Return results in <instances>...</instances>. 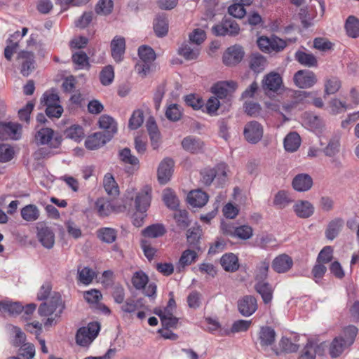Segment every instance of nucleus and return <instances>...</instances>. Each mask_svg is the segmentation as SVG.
<instances>
[{
  "instance_id": "1",
  "label": "nucleus",
  "mask_w": 359,
  "mask_h": 359,
  "mask_svg": "<svg viewBox=\"0 0 359 359\" xmlns=\"http://www.w3.org/2000/svg\"><path fill=\"white\" fill-rule=\"evenodd\" d=\"M358 334V328L355 325L345 327L340 334L331 342L329 354L332 358L340 356L342 353L349 348L355 341Z\"/></svg>"
},
{
  "instance_id": "2",
  "label": "nucleus",
  "mask_w": 359,
  "mask_h": 359,
  "mask_svg": "<svg viewBox=\"0 0 359 359\" xmlns=\"http://www.w3.org/2000/svg\"><path fill=\"white\" fill-rule=\"evenodd\" d=\"M228 165L220 163L214 168H206L201 171V182L210 186L215 180L219 186L224 184L227 180Z\"/></svg>"
},
{
  "instance_id": "3",
  "label": "nucleus",
  "mask_w": 359,
  "mask_h": 359,
  "mask_svg": "<svg viewBox=\"0 0 359 359\" xmlns=\"http://www.w3.org/2000/svg\"><path fill=\"white\" fill-rule=\"evenodd\" d=\"M138 55L140 60L135 65V69L138 74L144 77L151 72L156 53L150 46L142 45L138 48Z\"/></svg>"
},
{
  "instance_id": "4",
  "label": "nucleus",
  "mask_w": 359,
  "mask_h": 359,
  "mask_svg": "<svg viewBox=\"0 0 359 359\" xmlns=\"http://www.w3.org/2000/svg\"><path fill=\"white\" fill-rule=\"evenodd\" d=\"M152 189L150 186L146 185L142 187L136 194L135 198V208L138 213L141 215L140 221L134 218V224L140 225V222L145 217L144 213L147 211L151 205Z\"/></svg>"
},
{
  "instance_id": "5",
  "label": "nucleus",
  "mask_w": 359,
  "mask_h": 359,
  "mask_svg": "<svg viewBox=\"0 0 359 359\" xmlns=\"http://www.w3.org/2000/svg\"><path fill=\"white\" fill-rule=\"evenodd\" d=\"M65 309L61 295L58 292H54L48 302L40 304L38 313L41 316H50L55 313V317L60 318Z\"/></svg>"
},
{
  "instance_id": "6",
  "label": "nucleus",
  "mask_w": 359,
  "mask_h": 359,
  "mask_svg": "<svg viewBox=\"0 0 359 359\" xmlns=\"http://www.w3.org/2000/svg\"><path fill=\"white\" fill-rule=\"evenodd\" d=\"M100 325L97 322L88 323V326L80 327L76 334V342L81 346H88L97 336Z\"/></svg>"
},
{
  "instance_id": "7",
  "label": "nucleus",
  "mask_w": 359,
  "mask_h": 359,
  "mask_svg": "<svg viewBox=\"0 0 359 359\" xmlns=\"http://www.w3.org/2000/svg\"><path fill=\"white\" fill-rule=\"evenodd\" d=\"M212 32L217 36H236L240 32V27L231 18L224 16L220 23L212 27Z\"/></svg>"
},
{
  "instance_id": "8",
  "label": "nucleus",
  "mask_w": 359,
  "mask_h": 359,
  "mask_svg": "<svg viewBox=\"0 0 359 359\" xmlns=\"http://www.w3.org/2000/svg\"><path fill=\"white\" fill-rule=\"evenodd\" d=\"M35 140L38 144H49L52 148H58L62 141V136L56 134L49 128H41L35 135Z\"/></svg>"
},
{
  "instance_id": "9",
  "label": "nucleus",
  "mask_w": 359,
  "mask_h": 359,
  "mask_svg": "<svg viewBox=\"0 0 359 359\" xmlns=\"http://www.w3.org/2000/svg\"><path fill=\"white\" fill-rule=\"evenodd\" d=\"M293 81L297 87L306 89L312 88L318 82V78L312 71L301 69L294 74Z\"/></svg>"
},
{
  "instance_id": "10",
  "label": "nucleus",
  "mask_w": 359,
  "mask_h": 359,
  "mask_svg": "<svg viewBox=\"0 0 359 359\" xmlns=\"http://www.w3.org/2000/svg\"><path fill=\"white\" fill-rule=\"evenodd\" d=\"M243 134L248 142L256 144L263 136V128L259 122L252 121L245 126Z\"/></svg>"
},
{
  "instance_id": "11",
  "label": "nucleus",
  "mask_w": 359,
  "mask_h": 359,
  "mask_svg": "<svg viewBox=\"0 0 359 359\" xmlns=\"http://www.w3.org/2000/svg\"><path fill=\"white\" fill-rule=\"evenodd\" d=\"M36 230L37 238L41 245L47 249H51L55 243V234L53 229L46 224L39 223Z\"/></svg>"
},
{
  "instance_id": "12",
  "label": "nucleus",
  "mask_w": 359,
  "mask_h": 359,
  "mask_svg": "<svg viewBox=\"0 0 359 359\" xmlns=\"http://www.w3.org/2000/svg\"><path fill=\"white\" fill-rule=\"evenodd\" d=\"M17 60L21 65L20 73L28 76L35 69L34 55L32 52L22 50L18 53Z\"/></svg>"
},
{
  "instance_id": "13",
  "label": "nucleus",
  "mask_w": 359,
  "mask_h": 359,
  "mask_svg": "<svg viewBox=\"0 0 359 359\" xmlns=\"http://www.w3.org/2000/svg\"><path fill=\"white\" fill-rule=\"evenodd\" d=\"M21 126L12 122H0V140H18L20 137Z\"/></svg>"
},
{
  "instance_id": "14",
  "label": "nucleus",
  "mask_w": 359,
  "mask_h": 359,
  "mask_svg": "<svg viewBox=\"0 0 359 359\" xmlns=\"http://www.w3.org/2000/svg\"><path fill=\"white\" fill-rule=\"evenodd\" d=\"M245 55L242 46L235 45L227 48L223 55V62L227 66H234L241 62Z\"/></svg>"
},
{
  "instance_id": "15",
  "label": "nucleus",
  "mask_w": 359,
  "mask_h": 359,
  "mask_svg": "<svg viewBox=\"0 0 359 359\" xmlns=\"http://www.w3.org/2000/svg\"><path fill=\"white\" fill-rule=\"evenodd\" d=\"M239 313L245 317L252 316L257 309L256 298L252 295H245L238 301Z\"/></svg>"
},
{
  "instance_id": "16",
  "label": "nucleus",
  "mask_w": 359,
  "mask_h": 359,
  "mask_svg": "<svg viewBox=\"0 0 359 359\" xmlns=\"http://www.w3.org/2000/svg\"><path fill=\"white\" fill-rule=\"evenodd\" d=\"M174 161L165 158L159 164L157 171L158 180L161 184H165L170 180L174 168Z\"/></svg>"
},
{
  "instance_id": "17",
  "label": "nucleus",
  "mask_w": 359,
  "mask_h": 359,
  "mask_svg": "<svg viewBox=\"0 0 359 359\" xmlns=\"http://www.w3.org/2000/svg\"><path fill=\"white\" fill-rule=\"evenodd\" d=\"M237 86V83L233 81H219L211 88V91L217 96L216 98L222 99L234 92Z\"/></svg>"
},
{
  "instance_id": "18",
  "label": "nucleus",
  "mask_w": 359,
  "mask_h": 359,
  "mask_svg": "<svg viewBox=\"0 0 359 359\" xmlns=\"http://www.w3.org/2000/svg\"><path fill=\"white\" fill-rule=\"evenodd\" d=\"M126 46V40L123 36H116L111 40V55L116 62H121L123 60Z\"/></svg>"
},
{
  "instance_id": "19",
  "label": "nucleus",
  "mask_w": 359,
  "mask_h": 359,
  "mask_svg": "<svg viewBox=\"0 0 359 359\" xmlns=\"http://www.w3.org/2000/svg\"><path fill=\"white\" fill-rule=\"evenodd\" d=\"M282 83V78L279 74L271 72L264 76L262 81V88L266 93L268 92L276 93L280 89Z\"/></svg>"
},
{
  "instance_id": "20",
  "label": "nucleus",
  "mask_w": 359,
  "mask_h": 359,
  "mask_svg": "<svg viewBox=\"0 0 359 359\" xmlns=\"http://www.w3.org/2000/svg\"><path fill=\"white\" fill-rule=\"evenodd\" d=\"M276 333L273 328L269 326H262L258 332L257 340L259 346L266 348L274 344Z\"/></svg>"
},
{
  "instance_id": "21",
  "label": "nucleus",
  "mask_w": 359,
  "mask_h": 359,
  "mask_svg": "<svg viewBox=\"0 0 359 359\" xmlns=\"http://www.w3.org/2000/svg\"><path fill=\"white\" fill-rule=\"evenodd\" d=\"M292 265V259L286 254L278 255L272 262V269L278 273L288 271Z\"/></svg>"
},
{
  "instance_id": "22",
  "label": "nucleus",
  "mask_w": 359,
  "mask_h": 359,
  "mask_svg": "<svg viewBox=\"0 0 359 359\" xmlns=\"http://www.w3.org/2000/svg\"><path fill=\"white\" fill-rule=\"evenodd\" d=\"M294 190L300 192L309 191L313 186V179L308 174L297 175L292 182Z\"/></svg>"
},
{
  "instance_id": "23",
  "label": "nucleus",
  "mask_w": 359,
  "mask_h": 359,
  "mask_svg": "<svg viewBox=\"0 0 359 359\" xmlns=\"http://www.w3.org/2000/svg\"><path fill=\"white\" fill-rule=\"evenodd\" d=\"M98 123L100 128L104 130L103 133L108 137V140H111L117 132L116 123L114 119L109 115H102L99 118Z\"/></svg>"
},
{
  "instance_id": "24",
  "label": "nucleus",
  "mask_w": 359,
  "mask_h": 359,
  "mask_svg": "<svg viewBox=\"0 0 359 359\" xmlns=\"http://www.w3.org/2000/svg\"><path fill=\"white\" fill-rule=\"evenodd\" d=\"M109 140L104 133L97 132L86 138L85 146L89 150H95L104 146Z\"/></svg>"
},
{
  "instance_id": "25",
  "label": "nucleus",
  "mask_w": 359,
  "mask_h": 359,
  "mask_svg": "<svg viewBox=\"0 0 359 359\" xmlns=\"http://www.w3.org/2000/svg\"><path fill=\"white\" fill-rule=\"evenodd\" d=\"M208 195L201 189L191 191L187 196L188 203L193 207L202 208L208 201Z\"/></svg>"
},
{
  "instance_id": "26",
  "label": "nucleus",
  "mask_w": 359,
  "mask_h": 359,
  "mask_svg": "<svg viewBox=\"0 0 359 359\" xmlns=\"http://www.w3.org/2000/svg\"><path fill=\"white\" fill-rule=\"evenodd\" d=\"M199 53L200 47L190 41L183 43L179 49V54L188 60L196 59Z\"/></svg>"
},
{
  "instance_id": "27",
  "label": "nucleus",
  "mask_w": 359,
  "mask_h": 359,
  "mask_svg": "<svg viewBox=\"0 0 359 359\" xmlns=\"http://www.w3.org/2000/svg\"><path fill=\"white\" fill-rule=\"evenodd\" d=\"M293 208L297 217L303 219L309 218L314 213V207L308 201H297Z\"/></svg>"
},
{
  "instance_id": "28",
  "label": "nucleus",
  "mask_w": 359,
  "mask_h": 359,
  "mask_svg": "<svg viewBox=\"0 0 359 359\" xmlns=\"http://www.w3.org/2000/svg\"><path fill=\"white\" fill-rule=\"evenodd\" d=\"M154 31L158 37H163L168 32V20L165 14H158L154 20Z\"/></svg>"
},
{
  "instance_id": "29",
  "label": "nucleus",
  "mask_w": 359,
  "mask_h": 359,
  "mask_svg": "<svg viewBox=\"0 0 359 359\" xmlns=\"http://www.w3.org/2000/svg\"><path fill=\"white\" fill-rule=\"evenodd\" d=\"M202 236V229L200 226L189 229L187 233V240L189 248L201 250V237Z\"/></svg>"
},
{
  "instance_id": "30",
  "label": "nucleus",
  "mask_w": 359,
  "mask_h": 359,
  "mask_svg": "<svg viewBox=\"0 0 359 359\" xmlns=\"http://www.w3.org/2000/svg\"><path fill=\"white\" fill-rule=\"evenodd\" d=\"M341 137L339 135H333L328 141L327 144L323 149V152L327 157H334L340 151Z\"/></svg>"
},
{
  "instance_id": "31",
  "label": "nucleus",
  "mask_w": 359,
  "mask_h": 359,
  "mask_svg": "<svg viewBox=\"0 0 359 359\" xmlns=\"http://www.w3.org/2000/svg\"><path fill=\"white\" fill-rule=\"evenodd\" d=\"M249 65L251 70L258 74L264 71L266 65L265 57L258 53H252L249 57Z\"/></svg>"
},
{
  "instance_id": "32",
  "label": "nucleus",
  "mask_w": 359,
  "mask_h": 359,
  "mask_svg": "<svg viewBox=\"0 0 359 359\" xmlns=\"http://www.w3.org/2000/svg\"><path fill=\"white\" fill-rule=\"evenodd\" d=\"M283 144L287 151L294 152L301 145V137L297 133L290 132L284 138Z\"/></svg>"
},
{
  "instance_id": "33",
  "label": "nucleus",
  "mask_w": 359,
  "mask_h": 359,
  "mask_svg": "<svg viewBox=\"0 0 359 359\" xmlns=\"http://www.w3.org/2000/svg\"><path fill=\"white\" fill-rule=\"evenodd\" d=\"M255 289L261 295L264 304H269L271 302L273 289L269 283L264 281L257 282Z\"/></svg>"
},
{
  "instance_id": "34",
  "label": "nucleus",
  "mask_w": 359,
  "mask_h": 359,
  "mask_svg": "<svg viewBox=\"0 0 359 359\" xmlns=\"http://www.w3.org/2000/svg\"><path fill=\"white\" fill-rule=\"evenodd\" d=\"M295 60L302 65L307 67H316L318 60L312 53L298 50L294 55Z\"/></svg>"
},
{
  "instance_id": "35",
  "label": "nucleus",
  "mask_w": 359,
  "mask_h": 359,
  "mask_svg": "<svg viewBox=\"0 0 359 359\" xmlns=\"http://www.w3.org/2000/svg\"><path fill=\"white\" fill-rule=\"evenodd\" d=\"M220 264L226 271L234 272L239 268L238 259L233 253L224 255L220 259Z\"/></svg>"
},
{
  "instance_id": "36",
  "label": "nucleus",
  "mask_w": 359,
  "mask_h": 359,
  "mask_svg": "<svg viewBox=\"0 0 359 359\" xmlns=\"http://www.w3.org/2000/svg\"><path fill=\"white\" fill-rule=\"evenodd\" d=\"M182 146L184 150L195 154L202 149L203 142L199 139L189 136L183 139Z\"/></svg>"
},
{
  "instance_id": "37",
  "label": "nucleus",
  "mask_w": 359,
  "mask_h": 359,
  "mask_svg": "<svg viewBox=\"0 0 359 359\" xmlns=\"http://www.w3.org/2000/svg\"><path fill=\"white\" fill-rule=\"evenodd\" d=\"M0 311L10 316H16L24 311V306L19 302H0Z\"/></svg>"
},
{
  "instance_id": "38",
  "label": "nucleus",
  "mask_w": 359,
  "mask_h": 359,
  "mask_svg": "<svg viewBox=\"0 0 359 359\" xmlns=\"http://www.w3.org/2000/svg\"><path fill=\"white\" fill-rule=\"evenodd\" d=\"M197 251V250L189 248L182 252L177 266L179 271H181V269H184L185 266L191 264L196 261L198 257Z\"/></svg>"
},
{
  "instance_id": "39",
  "label": "nucleus",
  "mask_w": 359,
  "mask_h": 359,
  "mask_svg": "<svg viewBox=\"0 0 359 359\" xmlns=\"http://www.w3.org/2000/svg\"><path fill=\"white\" fill-rule=\"evenodd\" d=\"M344 224L342 219L337 218L332 220L327 225L325 236L329 240H334L339 233Z\"/></svg>"
},
{
  "instance_id": "40",
  "label": "nucleus",
  "mask_w": 359,
  "mask_h": 359,
  "mask_svg": "<svg viewBox=\"0 0 359 359\" xmlns=\"http://www.w3.org/2000/svg\"><path fill=\"white\" fill-rule=\"evenodd\" d=\"M97 238L104 243H112L117 237V231L113 228L103 227L97 231Z\"/></svg>"
},
{
  "instance_id": "41",
  "label": "nucleus",
  "mask_w": 359,
  "mask_h": 359,
  "mask_svg": "<svg viewBox=\"0 0 359 359\" xmlns=\"http://www.w3.org/2000/svg\"><path fill=\"white\" fill-rule=\"evenodd\" d=\"M157 314L161 321L163 327L165 330L169 328H175L178 323V318L173 316L172 313H163V311L160 310L155 312Z\"/></svg>"
},
{
  "instance_id": "42",
  "label": "nucleus",
  "mask_w": 359,
  "mask_h": 359,
  "mask_svg": "<svg viewBox=\"0 0 359 359\" xmlns=\"http://www.w3.org/2000/svg\"><path fill=\"white\" fill-rule=\"evenodd\" d=\"M345 29L347 34L352 38L359 36V19L353 15H350L346 19Z\"/></svg>"
},
{
  "instance_id": "43",
  "label": "nucleus",
  "mask_w": 359,
  "mask_h": 359,
  "mask_svg": "<svg viewBox=\"0 0 359 359\" xmlns=\"http://www.w3.org/2000/svg\"><path fill=\"white\" fill-rule=\"evenodd\" d=\"M146 126L151 139V145L154 149H156L157 147V142L160 137V134L156 121L153 117L148 118Z\"/></svg>"
},
{
  "instance_id": "44",
  "label": "nucleus",
  "mask_w": 359,
  "mask_h": 359,
  "mask_svg": "<svg viewBox=\"0 0 359 359\" xmlns=\"http://www.w3.org/2000/svg\"><path fill=\"white\" fill-rule=\"evenodd\" d=\"M64 133L67 138L78 142L81 141L85 135L83 128L79 125L71 126L65 130Z\"/></svg>"
},
{
  "instance_id": "45",
  "label": "nucleus",
  "mask_w": 359,
  "mask_h": 359,
  "mask_svg": "<svg viewBox=\"0 0 359 359\" xmlns=\"http://www.w3.org/2000/svg\"><path fill=\"white\" fill-rule=\"evenodd\" d=\"M39 210L38 208L33 204L25 205L21 210V216L27 222H34L39 217Z\"/></svg>"
},
{
  "instance_id": "46",
  "label": "nucleus",
  "mask_w": 359,
  "mask_h": 359,
  "mask_svg": "<svg viewBox=\"0 0 359 359\" xmlns=\"http://www.w3.org/2000/svg\"><path fill=\"white\" fill-rule=\"evenodd\" d=\"M318 345L311 341H308L305 346L301 351L299 359H315Z\"/></svg>"
},
{
  "instance_id": "47",
  "label": "nucleus",
  "mask_w": 359,
  "mask_h": 359,
  "mask_svg": "<svg viewBox=\"0 0 359 359\" xmlns=\"http://www.w3.org/2000/svg\"><path fill=\"white\" fill-rule=\"evenodd\" d=\"M166 230L161 224H155L147 226L142 231L143 235L148 238H158L164 235Z\"/></svg>"
},
{
  "instance_id": "48",
  "label": "nucleus",
  "mask_w": 359,
  "mask_h": 359,
  "mask_svg": "<svg viewBox=\"0 0 359 359\" xmlns=\"http://www.w3.org/2000/svg\"><path fill=\"white\" fill-rule=\"evenodd\" d=\"M58 102L59 96L54 93H44L41 98V104L46 107L45 110L46 114H50V111L53 107L60 106Z\"/></svg>"
},
{
  "instance_id": "49",
  "label": "nucleus",
  "mask_w": 359,
  "mask_h": 359,
  "mask_svg": "<svg viewBox=\"0 0 359 359\" xmlns=\"http://www.w3.org/2000/svg\"><path fill=\"white\" fill-rule=\"evenodd\" d=\"M276 243V239L272 234L262 233L258 235L255 238L256 245L263 249L273 246Z\"/></svg>"
},
{
  "instance_id": "50",
  "label": "nucleus",
  "mask_w": 359,
  "mask_h": 359,
  "mask_svg": "<svg viewBox=\"0 0 359 359\" xmlns=\"http://www.w3.org/2000/svg\"><path fill=\"white\" fill-rule=\"evenodd\" d=\"M163 201L165 205L172 210H175L180 204L179 200L175 193L170 189H166L163 193Z\"/></svg>"
},
{
  "instance_id": "51",
  "label": "nucleus",
  "mask_w": 359,
  "mask_h": 359,
  "mask_svg": "<svg viewBox=\"0 0 359 359\" xmlns=\"http://www.w3.org/2000/svg\"><path fill=\"white\" fill-rule=\"evenodd\" d=\"M103 185L108 195L112 197H116L118 195V187L111 175H105L103 181Z\"/></svg>"
},
{
  "instance_id": "52",
  "label": "nucleus",
  "mask_w": 359,
  "mask_h": 359,
  "mask_svg": "<svg viewBox=\"0 0 359 359\" xmlns=\"http://www.w3.org/2000/svg\"><path fill=\"white\" fill-rule=\"evenodd\" d=\"M119 159L125 164H130L133 166H138V158L131 154V150L129 148H124L119 151Z\"/></svg>"
},
{
  "instance_id": "53",
  "label": "nucleus",
  "mask_w": 359,
  "mask_h": 359,
  "mask_svg": "<svg viewBox=\"0 0 359 359\" xmlns=\"http://www.w3.org/2000/svg\"><path fill=\"white\" fill-rule=\"evenodd\" d=\"M270 263L267 259L260 262L255 270V280L257 282L264 281L268 276Z\"/></svg>"
},
{
  "instance_id": "54",
  "label": "nucleus",
  "mask_w": 359,
  "mask_h": 359,
  "mask_svg": "<svg viewBox=\"0 0 359 359\" xmlns=\"http://www.w3.org/2000/svg\"><path fill=\"white\" fill-rule=\"evenodd\" d=\"M148 282V276L142 271H136L133 276L132 283L136 290H142Z\"/></svg>"
},
{
  "instance_id": "55",
  "label": "nucleus",
  "mask_w": 359,
  "mask_h": 359,
  "mask_svg": "<svg viewBox=\"0 0 359 359\" xmlns=\"http://www.w3.org/2000/svg\"><path fill=\"white\" fill-rule=\"evenodd\" d=\"M188 214V212L185 210H177L174 214V219L180 229H185L189 226L191 222L189 219Z\"/></svg>"
},
{
  "instance_id": "56",
  "label": "nucleus",
  "mask_w": 359,
  "mask_h": 359,
  "mask_svg": "<svg viewBox=\"0 0 359 359\" xmlns=\"http://www.w3.org/2000/svg\"><path fill=\"white\" fill-rule=\"evenodd\" d=\"M113 7L112 0H100L95 6V12L98 15H108L112 12Z\"/></svg>"
},
{
  "instance_id": "57",
  "label": "nucleus",
  "mask_w": 359,
  "mask_h": 359,
  "mask_svg": "<svg viewBox=\"0 0 359 359\" xmlns=\"http://www.w3.org/2000/svg\"><path fill=\"white\" fill-rule=\"evenodd\" d=\"M143 121V111L140 109L135 110L129 119L128 128L131 130H136L142 126Z\"/></svg>"
},
{
  "instance_id": "58",
  "label": "nucleus",
  "mask_w": 359,
  "mask_h": 359,
  "mask_svg": "<svg viewBox=\"0 0 359 359\" xmlns=\"http://www.w3.org/2000/svg\"><path fill=\"white\" fill-rule=\"evenodd\" d=\"M114 78V68L111 65H107L103 68L100 74V80L102 85L111 84Z\"/></svg>"
},
{
  "instance_id": "59",
  "label": "nucleus",
  "mask_w": 359,
  "mask_h": 359,
  "mask_svg": "<svg viewBox=\"0 0 359 359\" xmlns=\"http://www.w3.org/2000/svg\"><path fill=\"white\" fill-rule=\"evenodd\" d=\"M340 88L341 81L337 78L333 77L327 79L325 83L324 97H326V95L336 93Z\"/></svg>"
},
{
  "instance_id": "60",
  "label": "nucleus",
  "mask_w": 359,
  "mask_h": 359,
  "mask_svg": "<svg viewBox=\"0 0 359 359\" xmlns=\"http://www.w3.org/2000/svg\"><path fill=\"white\" fill-rule=\"evenodd\" d=\"M292 201L288 197L287 194L285 191H278L274 197L273 204L278 208H285Z\"/></svg>"
},
{
  "instance_id": "61",
  "label": "nucleus",
  "mask_w": 359,
  "mask_h": 359,
  "mask_svg": "<svg viewBox=\"0 0 359 359\" xmlns=\"http://www.w3.org/2000/svg\"><path fill=\"white\" fill-rule=\"evenodd\" d=\"M72 61L74 64L78 65L79 68L83 69L89 67L88 57L83 51H78L72 55Z\"/></svg>"
},
{
  "instance_id": "62",
  "label": "nucleus",
  "mask_w": 359,
  "mask_h": 359,
  "mask_svg": "<svg viewBox=\"0 0 359 359\" xmlns=\"http://www.w3.org/2000/svg\"><path fill=\"white\" fill-rule=\"evenodd\" d=\"M165 116L173 122L179 121L182 116L180 105L177 104H170L165 111Z\"/></svg>"
},
{
  "instance_id": "63",
  "label": "nucleus",
  "mask_w": 359,
  "mask_h": 359,
  "mask_svg": "<svg viewBox=\"0 0 359 359\" xmlns=\"http://www.w3.org/2000/svg\"><path fill=\"white\" fill-rule=\"evenodd\" d=\"M95 206L99 215L102 217L108 216L112 211V207L109 201L104 198H99L95 203Z\"/></svg>"
},
{
  "instance_id": "64",
  "label": "nucleus",
  "mask_w": 359,
  "mask_h": 359,
  "mask_svg": "<svg viewBox=\"0 0 359 359\" xmlns=\"http://www.w3.org/2000/svg\"><path fill=\"white\" fill-rule=\"evenodd\" d=\"M79 280L83 284H90L95 276V272L89 267H84L81 270H78Z\"/></svg>"
}]
</instances>
